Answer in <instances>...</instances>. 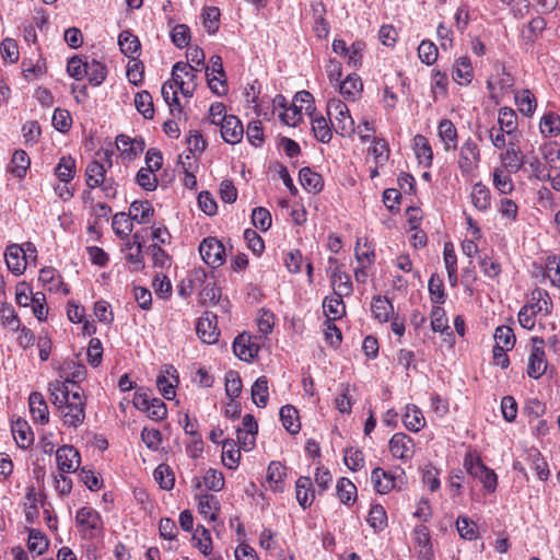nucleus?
Returning a JSON list of instances; mask_svg holds the SVG:
<instances>
[{"mask_svg": "<svg viewBox=\"0 0 560 560\" xmlns=\"http://www.w3.org/2000/svg\"><path fill=\"white\" fill-rule=\"evenodd\" d=\"M48 389L63 424L72 428L81 425L85 419L86 398L78 381H55Z\"/></svg>", "mask_w": 560, "mask_h": 560, "instance_id": "f257e3e1", "label": "nucleus"}, {"mask_svg": "<svg viewBox=\"0 0 560 560\" xmlns=\"http://www.w3.org/2000/svg\"><path fill=\"white\" fill-rule=\"evenodd\" d=\"M196 70L197 69L195 66L189 63L177 62L174 65L172 70V80L164 82L161 89L162 97L171 107V112H174L175 109L180 112V104L177 95V84L183 83V77L179 72H183L185 75L190 74L191 78H194Z\"/></svg>", "mask_w": 560, "mask_h": 560, "instance_id": "f03ea898", "label": "nucleus"}, {"mask_svg": "<svg viewBox=\"0 0 560 560\" xmlns=\"http://www.w3.org/2000/svg\"><path fill=\"white\" fill-rule=\"evenodd\" d=\"M327 113L334 118L331 121L335 131L341 137H350L354 133V120L348 106L338 98H331L327 103Z\"/></svg>", "mask_w": 560, "mask_h": 560, "instance_id": "7ed1b4c3", "label": "nucleus"}, {"mask_svg": "<svg viewBox=\"0 0 560 560\" xmlns=\"http://www.w3.org/2000/svg\"><path fill=\"white\" fill-rule=\"evenodd\" d=\"M75 523L84 539H94L103 533L104 523L102 516L91 506H83L77 511Z\"/></svg>", "mask_w": 560, "mask_h": 560, "instance_id": "20e7f679", "label": "nucleus"}, {"mask_svg": "<svg viewBox=\"0 0 560 560\" xmlns=\"http://www.w3.org/2000/svg\"><path fill=\"white\" fill-rule=\"evenodd\" d=\"M481 161L480 148L475 139L468 137L458 149L457 165L463 174L475 173Z\"/></svg>", "mask_w": 560, "mask_h": 560, "instance_id": "39448f33", "label": "nucleus"}, {"mask_svg": "<svg viewBox=\"0 0 560 560\" xmlns=\"http://www.w3.org/2000/svg\"><path fill=\"white\" fill-rule=\"evenodd\" d=\"M133 406L147 412L148 417L154 421H162L167 415V408L160 398H151L145 390H137L132 399Z\"/></svg>", "mask_w": 560, "mask_h": 560, "instance_id": "423d86ee", "label": "nucleus"}, {"mask_svg": "<svg viewBox=\"0 0 560 560\" xmlns=\"http://www.w3.org/2000/svg\"><path fill=\"white\" fill-rule=\"evenodd\" d=\"M501 168L517 173L526 166V155L523 153L517 139H509L504 151L499 155Z\"/></svg>", "mask_w": 560, "mask_h": 560, "instance_id": "0eeeda50", "label": "nucleus"}, {"mask_svg": "<svg viewBox=\"0 0 560 560\" xmlns=\"http://www.w3.org/2000/svg\"><path fill=\"white\" fill-rule=\"evenodd\" d=\"M199 253L211 268H219L225 262V247L217 237H207L199 245Z\"/></svg>", "mask_w": 560, "mask_h": 560, "instance_id": "6e6552de", "label": "nucleus"}, {"mask_svg": "<svg viewBox=\"0 0 560 560\" xmlns=\"http://www.w3.org/2000/svg\"><path fill=\"white\" fill-rule=\"evenodd\" d=\"M218 317L211 312H205L196 324L197 336L202 342L213 345L218 341L220 331L217 327Z\"/></svg>", "mask_w": 560, "mask_h": 560, "instance_id": "1a4fd4ad", "label": "nucleus"}, {"mask_svg": "<svg viewBox=\"0 0 560 560\" xmlns=\"http://www.w3.org/2000/svg\"><path fill=\"white\" fill-rule=\"evenodd\" d=\"M533 349L528 358L527 374L532 378H539L542 376L547 369L546 354L542 348L544 340L540 338H533Z\"/></svg>", "mask_w": 560, "mask_h": 560, "instance_id": "9d476101", "label": "nucleus"}, {"mask_svg": "<svg viewBox=\"0 0 560 560\" xmlns=\"http://www.w3.org/2000/svg\"><path fill=\"white\" fill-rule=\"evenodd\" d=\"M56 462L60 472L70 474L78 470L81 456L72 445H62L56 450Z\"/></svg>", "mask_w": 560, "mask_h": 560, "instance_id": "9b49d317", "label": "nucleus"}, {"mask_svg": "<svg viewBox=\"0 0 560 560\" xmlns=\"http://www.w3.org/2000/svg\"><path fill=\"white\" fill-rule=\"evenodd\" d=\"M220 132L225 142L236 144L244 136L243 124L234 115L223 116L220 120Z\"/></svg>", "mask_w": 560, "mask_h": 560, "instance_id": "f8f14e48", "label": "nucleus"}, {"mask_svg": "<svg viewBox=\"0 0 560 560\" xmlns=\"http://www.w3.org/2000/svg\"><path fill=\"white\" fill-rule=\"evenodd\" d=\"M116 147L120 156L126 161H132L144 150V141L141 138H130L126 135L116 137Z\"/></svg>", "mask_w": 560, "mask_h": 560, "instance_id": "ddd939ff", "label": "nucleus"}, {"mask_svg": "<svg viewBox=\"0 0 560 560\" xmlns=\"http://www.w3.org/2000/svg\"><path fill=\"white\" fill-rule=\"evenodd\" d=\"M415 444L412 439L402 433H395L389 440V452L390 454L399 459L407 460L413 456Z\"/></svg>", "mask_w": 560, "mask_h": 560, "instance_id": "4468645a", "label": "nucleus"}, {"mask_svg": "<svg viewBox=\"0 0 560 560\" xmlns=\"http://www.w3.org/2000/svg\"><path fill=\"white\" fill-rule=\"evenodd\" d=\"M178 384V374L176 369L172 365H166L164 370H162L156 380V386L162 394V396L172 400L176 396L175 387Z\"/></svg>", "mask_w": 560, "mask_h": 560, "instance_id": "2eb2a0df", "label": "nucleus"}, {"mask_svg": "<svg viewBox=\"0 0 560 560\" xmlns=\"http://www.w3.org/2000/svg\"><path fill=\"white\" fill-rule=\"evenodd\" d=\"M4 259L10 271L20 276L26 268V254L19 244L9 245L4 253Z\"/></svg>", "mask_w": 560, "mask_h": 560, "instance_id": "dca6fc26", "label": "nucleus"}, {"mask_svg": "<svg viewBox=\"0 0 560 560\" xmlns=\"http://www.w3.org/2000/svg\"><path fill=\"white\" fill-rule=\"evenodd\" d=\"M295 498L303 510L310 508L315 500V490L310 477L301 476L295 482Z\"/></svg>", "mask_w": 560, "mask_h": 560, "instance_id": "f3484780", "label": "nucleus"}, {"mask_svg": "<svg viewBox=\"0 0 560 560\" xmlns=\"http://www.w3.org/2000/svg\"><path fill=\"white\" fill-rule=\"evenodd\" d=\"M141 249V237L138 233H135L132 241L128 240L122 248L125 259L133 266V270H141L144 267Z\"/></svg>", "mask_w": 560, "mask_h": 560, "instance_id": "a211bd4d", "label": "nucleus"}, {"mask_svg": "<svg viewBox=\"0 0 560 560\" xmlns=\"http://www.w3.org/2000/svg\"><path fill=\"white\" fill-rule=\"evenodd\" d=\"M526 305L532 306V311H535L536 314L544 316L549 315L553 307L549 293L540 288H536L530 292L529 301Z\"/></svg>", "mask_w": 560, "mask_h": 560, "instance_id": "6ab92c4d", "label": "nucleus"}, {"mask_svg": "<svg viewBox=\"0 0 560 560\" xmlns=\"http://www.w3.org/2000/svg\"><path fill=\"white\" fill-rule=\"evenodd\" d=\"M28 405L34 422L39 424H46L49 422L48 406L40 393L33 392L28 397Z\"/></svg>", "mask_w": 560, "mask_h": 560, "instance_id": "aec40b11", "label": "nucleus"}, {"mask_svg": "<svg viewBox=\"0 0 560 560\" xmlns=\"http://www.w3.org/2000/svg\"><path fill=\"white\" fill-rule=\"evenodd\" d=\"M11 432L20 448L26 450L34 442V433L26 420L18 419L13 421Z\"/></svg>", "mask_w": 560, "mask_h": 560, "instance_id": "412c9836", "label": "nucleus"}, {"mask_svg": "<svg viewBox=\"0 0 560 560\" xmlns=\"http://www.w3.org/2000/svg\"><path fill=\"white\" fill-rule=\"evenodd\" d=\"M287 476V467L280 462L272 460L267 468L266 480L269 488L273 492H282L284 490V478Z\"/></svg>", "mask_w": 560, "mask_h": 560, "instance_id": "4be33fe9", "label": "nucleus"}, {"mask_svg": "<svg viewBox=\"0 0 560 560\" xmlns=\"http://www.w3.org/2000/svg\"><path fill=\"white\" fill-rule=\"evenodd\" d=\"M233 351L242 361H250L258 353V346L250 341V336L240 335L233 342Z\"/></svg>", "mask_w": 560, "mask_h": 560, "instance_id": "5701e85b", "label": "nucleus"}, {"mask_svg": "<svg viewBox=\"0 0 560 560\" xmlns=\"http://www.w3.org/2000/svg\"><path fill=\"white\" fill-rule=\"evenodd\" d=\"M132 212H115L112 219V226L115 234L119 237H128L133 229L135 220H138V213L131 215Z\"/></svg>", "mask_w": 560, "mask_h": 560, "instance_id": "b1692460", "label": "nucleus"}, {"mask_svg": "<svg viewBox=\"0 0 560 560\" xmlns=\"http://www.w3.org/2000/svg\"><path fill=\"white\" fill-rule=\"evenodd\" d=\"M38 280L44 287H47L49 291H59L62 288L65 294H69V288L63 284L61 276L52 267H44L39 271Z\"/></svg>", "mask_w": 560, "mask_h": 560, "instance_id": "393cba45", "label": "nucleus"}, {"mask_svg": "<svg viewBox=\"0 0 560 560\" xmlns=\"http://www.w3.org/2000/svg\"><path fill=\"white\" fill-rule=\"evenodd\" d=\"M498 125L500 131H504L510 139H517V115L510 107H502L499 110Z\"/></svg>", "mask_w": 560, "mask_h": 560, "instance_id": "a878e982", "label": "nucleus"}, {"mask_svg": "<svg viewBox=\"0 0 560 560\" xmlns=\"http://www.w3.org/2000/svg\"><path fill=\"white\" fill-rule=\"evenodd\" d=\"M354 257L358 264L372 266L375 261V249L368 237H359L354 246Z\"/></svg>", "mask_w": 560, "mask_h": 560, "instance_id": "bb28decb", "label": "nucleus"}, {"mask_svg": "<svg viewBox=\"0 0 560 560\" xmlns=\"http://www.w3.org/2000/svg\"><path fill=\"white\" fill-rule=\"evenodd\" d=\"M371 480L375 491L381 494L388 493L396 486L395 477L380 467L373 469Z\"/></svg>", "mask_w": 560, "mask_h": 560, "instance_id": "cd10ccee", "label": "nucleus"}, {"mask_svg": "<svg viewBox=\"0 0 560 560\" xmlns=\"http://www.w3.org/2000/svg\"><path fill=\"white\" fill-rule=\"evenodd\" d=\"M324 313L327 317L326 320L335 322L341 318L346 313V306L342 301V296L332 294L326 296L323 302Z\"/></svg>", "mask_w": 560, "mask_h": 560, "instance_id": "c85d7f7f", "label": "nucleus"}, {"mask_svg": "<svg viewBox=\"0 0 560 560\" xmlns=\"http://www.w3.org/2000/svg\"><path fill=\"white\" fill-rule=\"evenodd\" d=\"M340 94L350 101H354L362 92L363 83L361 78L353 73L349 74L343 81L337 85Z\"/></svg>", "mask_w": 560, "mask_h": 560, "instance_id": "c756f323", "label": "nucleus"}, {"mask_svg": "<svg viewBox=\"0 0 560 560\" xmlns=\"http://www.w3.org/2000/svg\"><path fill=\"white\" fill-rule=\"evenodd\" d=\"M371 311L375 319L386 323L394 314V306L386 296L376 295L372 299Z\"/></svg>", "mask_w": 560, "mask_h": 560, "instance_id": "7c9ffc66", "label": "nucleus"}, {"mask_svg": "<svg viewBox=\"0 0 560 560\" xmlns=\"http://www.w3.org/2000/svg\"><path fill=\"white\" fill-rule=\"evenodd\" d=\"M474 77L472 66L467 56L459 57L453 67V79L460 85L471 82Z\"/></svg>", "mask_w": 560, "mask_h": 560, "instance_id": "2f4dec72", "label": "nucleus"}, {"mask_svg": "<svg viewBox=\"0 0 560 560\" xmlns=\"http://www.w3.org/2000/svg\"><path fill=\"white\" fill-rule=\"evenodd\" d=\"M402 422L406 429L412 432H419L425 425V419L422 411L415 405H408L402 416Z\"/></svg>", "mask_w": 560, "mask_h": 560, "instance_id": "473e14b6", "label": "nucleus"}, {"mask_svg": "<svg viewBox=\"0 0 560 560\" xmlns=\"http://www.w3.org/2000/svg\"><path fill=\"white\" fill-rule=\"evenodd\" d=\"M220 504L213 494L203 493L198 497V512L210 521H215Z\"/></svg>", "mask_w": 560, "mask_h": 560, "instance_id": "72a5a7b5", "label": "nucleus"}, {"mask_svg": "<svg viewBox=\"0 0 560 560\" xmlns=\"http://www.w3.org/2000/svg\"><path fill=\"white\" fill-rule=\"evenodd\" d=\"M413 149H415L416 156L419 160L420 164H423L427 167L432 164L433 151L429 143V140L424 136H422V135L415 136Z\"/></svg>", "mask_w": 560, "mask_h": 560, "instance_id": "f704fd0d", "label": "nucleus"}, {"mask_svg": "<svg viewBox=\"0 0 560 560\" xmlns=\"http://www.w3.org/2000/svg\"><path fill=\"white\" fill-rule=\"evenodd\" d=\"M121 52L128 58H135L140 50V40L129 31H122L118 36Z\"/></svg>", "mask_w": 560, "mask_h": 560, "instance_id": "c9c22d12", "label": "nucleus"}, {"mask_svg": "<svg viewBox=\"0 0 560 560\" xmlns=\"http://www.w3.org/2000/svg\"><path fill=\"white\" fill-rule=\"evenodd\" d=\"M105 173V164L100 161L90 162L85 170L88 186L91 189L98 188L100 185L106 180Z\"/></svg>", "mask_w": 560, "mask_h": 560, "instance_id": "e433bc0d", "label": "nucleus"}, {"mask_svg": "<svg viewBox=\"0 0 560 560\" xmlns=\"http://www.w3.org/2000/svg\"><path fill=\"white\" fill-rule=\"evenodd\" d=\"M439 136L444 143L445 150H454L457 148V130L455 125L448 120L443 119L439 124Z\"/></svg>", "mask_w": 560, "mask_h": 560, "instance_id": "4c0bfd02", "label": "nucleus"}, {"mask_svg": "<svg viewBox=\"0 0 560 560\" xmlns=\"http://www.w3.org/2000/svg\"><path fill=\"white\" fill-rule=\"evenodd\" d=\"M241 448L236 447L234 440L222 442V463L229 469H236L241 459Z\"/></svg>", "mask_w": 560, "mask_h": 560, "instance_id": "58836bf2", "label": "nucleus"}, {"mask_svg": "<svg viewBox=\"0 0 560 560\" xmlns=\"http://www.w3.org/2000/svg\"><path fill=\"white\" fill-rule=\"evenodd\" d=\"M280 420L285 430L291 434H296L301 429L299 412L295 407L285 405L280 409Z\"/></svg>", "mask_w": 560, "mask_h": 560, "instance_id": "ea45409f", "label": "nucleus"}, {"mask_svg": "<svg viewBox=\"0 0 560 560\" xmlns=\"http://www.w3.org/2000/svg\"><path fill=\"white\" fill-rule=\"evenodd\" d=\"M412 535L415 544L422 549V557L427 560H431L433 553L431 550L429 528L424 525H418L413 528Z\"/></svg>", "mask_w": 560, "mask_h": 560, "instance_id": "a19ab883", "label": "nucleus"}, {"mask_svg": "<svg viewBox=\"0 0 560 560\" xmlns=\"http://www.w3.org/2000/svg\"><path fill=\"white\" fill-rule=\"evenodd\" d=\"M310 116H311L312 131L314 133V137L323 143H328L332 137V132H331L329 122L322 115L313 116V113H310Z\"/></svg>", "mask_w": 560, "mask_h": 560, "instance_id": "79ce46f5", "label": "nucleus"}, {"mask_svg": "<svg viewBox=\"0 0 560 560\" xmlns=\"http://www.w3.org/2000/svg\"><path fill=\"white\" fill-rule=\"evenodd\" d=\"M337 497L341 503L350 505L357 500V487L348 478L342 477L336 485Z\"/></svg>", "mask_w": 560, "mask_h": 560, "instance_id": "37998d69", "label": "nucleus"}, {"mask_svg": "<svg viewBox=\"0 0 560 560\" xmlns=\"http://www.w3.org/2000/svg\"><path fill=\"white\" fill-rule=\"evenodd\" d=\"M38 499H37V492L34 486H31L27 488L25 498H24V512H25V520L28 524H35L39 512H38V505H37Z\"/></svg>", "mask_w": 560, "mask_h": 560, "instance_id": "c03bdc74", "label": "nucleus"}, {"mask_svg": "<svg viewBox=\"0 0 560 560\" xmlns=\"http://www.w3.org/2000/svg\"><path fill=\"white\" fill-rule=\"evenodd\" d=\"M250 393H252L253 402L259 408H265L267 406L268 398H269L267 377L259 376L254 382Z\"/></svg>", "mask_w": 560, "mask_h": 560, "instance_id": "a18cd8bd", "label": "nucleus"}, {"mask_svg": "<svg viewBox=\"0 0 560 560\" xmlns=\"http://www.w3.org/2000/svg\"><path fill=\"white\" fill-rule=\"evenodd\" d=\"M301 185L310 192H317L323 188V178L318 173L308 167H303L299 173Z\"/></svg>", "mask_w": 560, "mask_h": 560, "instance_id": "49530a36", "label": "nucleus"}, {"mask_svg": "<svg viewBox=\"0 0 560 560\" xmlns=\"http://www.w3.org/2000/svg\"><path fill=\"white\" fill-rule=\"evenodd\" d=\"M331 285L334 288V294L340 295V296H348L352 292V283L350 280V277L336 269L331 276Z\"/></svg>", "mask_w": 560, "mask_h": 560, "instance_id": "de8ad7c7", "label": "nucleus"}, {"mask_svg": "<svg viewBox=\"0 0 560 560\" xmlns=\"http://www.w3.org/2000/svg\"><path fill=\"white\" fill-rule=\"evenodd\" d=\"M430 300L434 305L444 304L446 301V293L444 283L440 276L436 273L431 275L428 283Z\"/></svg>", "mask_w": 560, "mask_h": 560, "instance_id": "09e8293b", "label": "nucleus"}, {"mask_svg": "<svg viewBox=\"0 0 560 560\" xmlns=\"http://www.w3.org/2000/svg\"><path fill=\"white\" fill-rule=\"evenodd\" d=\"M515 103L518 110L527 117H530L537 106L536 97L529 90H522L515 94Z\"/></svg>", "mask_w": 560, "mask_h": 560, "instance_id": "8fccbe9b", "label": "nucleus"}, {"mask_svg": "<svg viewBox=\"0 0 560 560\" xmlns=\"http://www.w3.org/2000/svg\"><path fill=\"white\" fill-rule=\"evenodd\" d=\"M388 143L381 138H373L369 154L373 155L374 163L377 166H384L389 159Z\"/></svg>", "mask_w": 560, "mask_h": 560, "instance_id": "3c124183", "label": "nucleus"}, {"mask_svg": "<svg viewBox=\"0 0 560 560\" xmlns=\"http://www.w3.org/2000/svg\"><path fill=\"white\" fill-rule=\"evenodd\" d=\"M540 132L546 137H556L560 133V116L549 112L546 113L539 122Z\"/></svg>", "mask_w": 560, "mask_h": 560, "instance_id": "603ef678", "label": "nucleus"}, {"mask_svg": "<svg viewBox=\"0 0 560 560\" xmlns=\"http://www.w3.org/2000/svg\"><path fill=\"white\" fill-rule=\"evenodd\" d=\"M107 74V70L105 65H103L100 61H96L92 59L91 61H86V78L89 79V82L94 85L98 86L102 84V82L105 80Z\"/></svg>", "mask_w": 560, "mask_h": 560, "instance_id": "864d4df0", "label": "nucleus"}, {"mask_svg": "<svg viewBox=\"0 0 560 560\" xmlns=\"http://www.w3.org/2000/svg\"><path fill=\"white\" fill-rule=\"evenodd\" d=\"M49 541L47 537L38 529H28L27 548L32 552L43 555L48 548Z\"/></svg>", "mask_w": 560, "mask_h": 560, "instance_id": "5fc2aeb1", "label": "nucleus"}, {"mask_svg": "<svg viewBox=\"0 0 560 560\" xmlns=\"http://www.w3.org/2000/svg\"><path fill=\"white\" fill-rule=\"evenodd\" d=\"M511 173L501 167L495 168L493 172V185L503 195H508L514 189Z\"/></svg>", "mask_w": 560, "mask_h": 560, "instance_id": "6e6d98bb", "label": "nucleus"}, {"mask_svg": "<svg viewBox=\"0 0 560 560\" xmlns=\"http://www.w3.org/2000/svg\"><path fill=\"white\" fill-rule=\"evenodd\" d=\"M135 105L137 110L142 114L145 119L153 118L154 108L152 96L148 91L138 92L135 96Z\"/></svg>", "mask_w": 560, "mask_h": 560, "instance_id": "4d7b16f0", "label": "nucleus"}, {"mask_svg": "<svg viewBox=\"0 0 560 560\" xmlns=\"http://www.w3.org/2000/svg\"><path fill=\"white\" fill-rule=\"evenodd\" d=\"M470 196L476 210H487L490 207V191L486 186L480 184L474 185Z\"/></svg>", "mask_w": 560, "mask_h": 560, "instance_id": "13d9d810", "label": "nucleus"}, {"mask_svg": "<svg viewBox=\"0 0 560 560\" xmlns=\"http://www.w3.org/2000/svg\"><path fill=\"white\" fill-rule=\"evenodd\" d=\"M495 347L512 350L515 345V335L509 326H499L494 331Z\"/></svg>", "mask_w": 560, "mask_h": 560, "instance_id": "bf43d9fd", "label": "nucleus"}, {"mask_svg": "<svg viewBox=\"0 0 560 560\" xmlns=\"http://www.w3.org/2000/svg\"><path fill=\"white\" fill-rule=\"evenodd\" d=\"M221 296V290L211 278L200 290L199 299L202 305H214Z\"/></svg>", "mask_w": 560, "mask_h": 560, "instance_id": "052dcab7", "label": "nucleus"}, {"mask_svg": "<svg viewBox=\"0 0 560 560\" xmlns=\"http://www.w3.org/2000/svg\"><path fill=\"white\" fill-rule=\"evenodd\" d=\"M30 163L31 162L26 152L23 150H18L12 156L10 171L16 177L22 178L26 174V171L30 167Z\"/></svg>", "mask_w": 560, "mask_h": 560, "instance_id": "680f3d73", "label": "nucleus"}, {"mask_svg": "<svg viewBox=\"0 0 560 560\" xmlns=\"http://www.w3.org/2000/svg\"><path fill=\"white\" fill-rule=\"evenodd\" d=\"M0 320L2 326L12 331L20 329V319L12 305L3 303L0 305Z\"/></svg>", "mask_w": 560, "mask_h": 560, "instance_id": "e2e57ef3", "label": "nucleus"}, {"mask_svg": "<svg viewBox=\"0 0 560 560\" xmlns=\"http://www.w3.org/2000/svg\"><path fill=\"white\" fill-rule=\"evenodd\" d=\"M368 523L375 530H383L387 526V515L381 504H374L369 512Z\"/></svg>", "mask_w": 560, "mask_h": 560, "instance_id": "0e129e2a", "label": "nucleus"}, {"mask_svg": "<svg viewBox=\"0 0 560 560\" xmlns=\"http://www.w3.org/2000/svg\"><path fill=\"white\" fill-rule=\"evenodd\" d=\"M456 527L462 538L466 540H475L478 538L477 525L467 516H458Z\"/></svg>", "mask_w": 560, "mask_h": 560, "instance_id": "69168bd1", "label": "nucleus"}, {"mask_svg": "<svg viewBox=\"0 0 560 560\" xmlns=\"http://www.w3.org/2000/svg\"><path fill=\"white\" fill-rule=\"evenodd\" d=\"M74 172L75 162L71 156H62L55 168L57 177L66 183L73 177Z\"/></svg>", "mask_w": 560, "mask_h": 560, "instance_id": "338daca9", "label": "nucleus"}, {"mask_svg": "<svg viewBox=\"0 0 560 560\" xmlns=\"http://www.w3.org/2000/svg\"><path fill=\"white\" fill-rule=\"evenodd\" d=\"M540 151L544 160L550 167H560V145L558 143H546L541 147Z\"/></svg>", "mask_w": 560, "mask_h": 560, "instance_id": "774afa93", "label": "nucleus"}]
</instances>
